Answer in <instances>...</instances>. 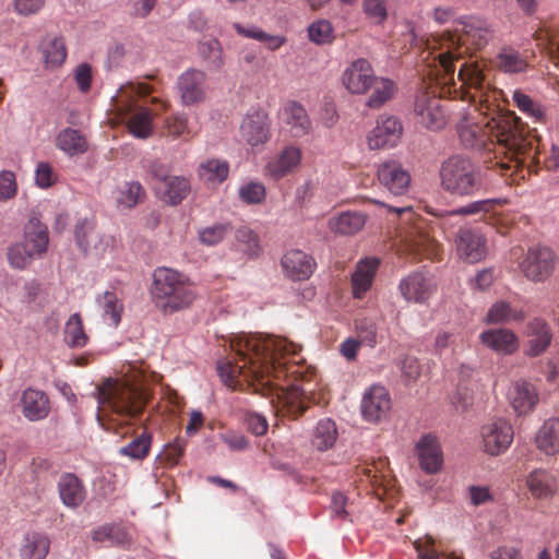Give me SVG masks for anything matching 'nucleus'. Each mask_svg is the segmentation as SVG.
Instances as JSON below:
<instances>
[{
    "mask_svg": "<svg viewBox=\"0 0 559 559\" xmlns=\"http://www.w3.org/2000/svg\"><path fill=\"white\" fill-rule=\"evenodd\" d=\"M282 117L294 138H302L312 130V123L307 110L295 100H290L284 106Z\"/></svg>",
    "mask_w": 559,
    "mask_h": 559,
    "instance_id": "obj_29",
    "label": "nucleus"
},
{
    "mask_svg": "<svg viewBox=\"0 0 559 559\" xmlns=\"http://www.w3.org/2000/svg\"><path fill=\"white\" fill-rule=\"evenodd\" d=\"M190 182L182 176H169L159 187V192L165 202L178 205L190 193Z\"/></svg>",
    "mask_w": 559,
    "mask_h": 559,
    "instance_id": "obj_37",
    "label": "nucleus"
},
{
    "mask_svg": "<svg viewBox=\"0 0 559 559\" xmlns=\"http://www.w3.org/2000/svg\"><path fill=\"white\" fill-rule=\"evenodd\" d=\"M302 150L295 144L284 146L272 156L263 168V175L274 181L297 171L301 164Z\"/></svg>",
    "mask_w": 559,
    "mask_h": 559,
    "instance_id": "obj_14",
    "label": "nucleus"
},
{
    "mask_svg": "<svg viewBox=\"0 0 559 559\" xmlns=\"http://www.w3.org/2000/svg\"><path fill=\"white\" fill-rule=\"evenodd\" d=\"M557 261L558 257L551 248L537 245L528 248L519 261V267L528 281L543 283L552 275Z\"/></svg>",
    "mask_w": 559,
    "mask_h": 559,
    "instance_id": "obj_9",
    "label": "nucleus"
},
{
    "mask_svg": "<svg viewBox=\"0 0 559 559\" xmlns=\"http://www.w3.org/2000/svg\"><path fill=\"white\" fill-rule=\"evenodd\" d=\"M527 331L530 338L524 353L528 357H537L545 353L551 343L550 326L544 319L534 318L527 323Z\"/></svg>",
    "mask_w": 559,
    "mask_h": 559,
    "instance_id": "obj_24",
    "label": "nucleus"
},
{
    "mask_svg": "<svg viewBox=\"0 0 559 559\" xmlns=\"http://www.w3.org/2000/svg\"><path fill=\"white\" fill-rule=\"evenodd\" d=\"M337 437L336 424L330 418H323L318 421L313 430L311 444L318 451H328L335 444Z\"/></svg>",
    "mask_w": 559,
    "mask_h": 559,
    "instance_id": "obj_40",
    "label": "nucleus"
},
{
    "mask_svg": "<svg viewBox=\"0 0 559 559\" xmlns=\"http://www.w3.org/2000/svg\"><path fill=\"white\" fill-rule=\"evenodd\" d=\"M492 37L493 31L485 20L469 17L462 23L461 34L443 32L428 39L426 44L429 49L440 50L435 58L438 60L437 83H454L455 62L469 51L483 49Z\"/></svg>",
    "mask_w": 559,
    "mask_h": 559,
    "instance_id": "obj_3",
    "label": "nucleus"
},
{
    "mask_svg": "<svg viewBox=\"0 0 559 559\" xmlns=\"http://www.w3.org/2000/svg\"><path fill=\"white\" fill-rule=\"evenodd\" d=\"M377 177L380 185L393 195H404L411 188V174L397 160H386L380 164Z\"/></svg>",
    "mask_w": 559,
    "mask_h": 559,
    "instance_id": "obj_16",
    "label": "nucleus"
},
{
    "mask_svg": "<svg viewBox=\"0 0 559 559\" xmlns=\"http://www.w3.org/2000/svg\"><path fill=\"white\" fill-rule=\"evenodd\" d=\"M230 230L231 227L229 224H218L206 227L200 233V240L205 245L214 246L221 242Z\"/></svg>",
    "mask_w": 559,
    "mask_h": 559,
    "instance_id": "obj_62",
    "label": "nucleus"
},
{
    "mask_svg": "<svg viewBox=\"0 0 559 559\" xmlns=\"http://www.w3.org/2000/svg\"><path fill=\"white\" fill-rule=\"evenodd\" d=\"M455 245L460 259L468 263L479 262L487 254L486 238L474 229H460L455 238Z\"/></svg>",
    "mask_w": 559,
    "mask_h": 559,
    "instance_id": "obj_18",
    "label": "nucleus"
},
{
    "mask_svg": "<svg viewBox=\"0 0 559 559\" xmlns=\"http://www.w3.org/2000/svg\"><path fill=\"white\" fill-rule=\"evenodd\" d=\"M386 460L379 459L378 461L364 462L357 466V477L361 484L367 483L371 486H382L386 477Z\"/></svg>",
    "mask_w": 559,
    "mask_h": 559,
    "instance_id": "obj_42",
    "label": "nucleus"
},
{
    "mask_svg": "<svg viewBox=\"0 0 559 559\" xmlns=\"http://www.w3.org/2000/svg\"><path fill=\"white\" fill-rule=\"evenodd\" d=\"M369 91L370 95L366 106L371 109H379L393 98L396 92V84L388 78L376 76Z\"/></svg>",
    "mask_w": 559,
    "mask_h": 559,
    "instance_id": "obj_38",
    "label": "nucleus"
},
{
    "mask_svg": "<svg viewBox=\"0 0 559 559\" xmlns=\"http://www.w3.org/2000/svg\"><path fill=\"white\" fill-rule=\"evenodd\" d=\"M534 37L537 45L548 53L556 66H559V40L548 29L535 32Z\"/></svg>",
    "mask_w": 559,
    "mask_h": 559,
    "instance_id": "obj_59",
    "label": "nucleus"
},
{
    "mask_svg": "<svg viewBox=\"0 0 559 559\" xmlns=\"http://www.w3.org/2000/svg\"><path fill=\"white\" fill-rule=\"evenodd\" d=\"M64 341L73 348H81L87 344L88 336L83 326L82 318L79 313L70 316L64 328Z\"/></svg>",
    "mask_w": 559,
    "mask_h": 559,
    "instance_id": "obj_46",
    "label": "nucleus"
},
{
    "mask_svg": "<svg viewBox=\"0 0 559 559\" xmlns=\"http://www.w3.org/2000/svg\"><path fill=\"white\" fill-rule=\"evenodd\" d=\"M513 100L518 108L528 117L533 118L535 122H542L544 120V110L542 106L534 102L528 95L521 91H515L513 93Z\"/></svg>",
    "mask_w": 559,
    "mask_h": 559,
    "instance_id": "obj_55",
    "label": "nucleus"
},
{
    "mask_svg": "<svg viewBox=\"0 0 559 559\" xmlns=\"http://www.w3.org/2000/svg\"><path fill=\"white\" fill-rule=\"evenodd\" d=\"M366 224V215L360 212H343L329 219V228L338 235H355Z\"/></svg>",
    "mask_w": 559,
    "mask_h": 559,
    "instance_id": "obj_36",
    "label": "nucleus"
},
{
    "mask_svg": "<svg viewBox=\"0 0 559 559\" xmlns=\"http://www.w3.org/2000/svg\"><path fill=\"white\" fill-rule=\"evenodd\" d=\"M525 313L522 310H514L509 302L497 301L488 310L486 321L491 324L507 323L510 321L522 322Z\"/></svg>",
    "mask_w": 559,
    "mask_h": 559,
    "instance_id": "obj_44",
    "label": "nucleus"
},
{
    "mask_svg": "<svg viewBox=\"0 0 559 559\" xmlns=\"http://www.w3.org/2000/svg\"><path fill=\"white\" fill-rule=\"evenodd\" d=\"M391 409L388 390L381 385H372L364 395L361 412L369 421H378Z\"/></svg>",
    "mask_w": 559,
    "mask_h": 559,
    "instance_id": "obj_21",
    "label": "nucleus"
},
{
    "mask_svg": "<svg viewBox=\"0 0 559 559\" xmlns=\"http://www.w3.org/2000/svg\"><path fill=\"white\" fill-rule=\"evenodd\" d=\"M203 59L212 69H219L224 64L223 49L218 40L210 39L200 45Z\"/></svg>",
    "mask_w": 559,
    "mask_h": 559,
    "instance_id": "obj_57",
    "label": "nucleus"
},
{
    "mask_svg": "<svg viewBox=\"0 0 559 559\" xmlns=\"http://www.w3.org/2000/svg\"><path fill=\"white\" fill-rule=\"evenodd\" d=\"M526 486L534 498L543 499L556 492L557 481L549 471L537 468L527 475Z\"/></svg>",
    "mask_w": 559,
    "mask_h": 559,
    "instance_id": "obj_33",
    "label": "nucleus"
},
{
    "mask_svg": "<svg viewBox=\"0 0 559 559\" xmlns=\"http://www.w3.org/2000/svg\"><path fill=\"white\" fill-rule=\"evenodd\" d=\"M238 195L246 204H261L266 198V189L262 182L252 180L239 188Z\"/></svg>",
    "mask_w": 559,
    "mask_h": 559,
    "instance_id": "obj_53",
    "label": "nucleus"
},
{
    "mask_svg": "<svg viewBox=\"0 0 559 559\" xmlns=\"http://www.w3.org/2000/svg\"><path fill=\"white\" fill-rule=\"evenodd\" d=\"M439 179L444 192L460 198H472L484 186L479 167L462 155H452L441 163Z\"/></svg>",
    "mask_w": 559,
    "mask_h": 559,
    "instance_id": "obj_7",
    "label": "nucleus"
},
{
    "mask_svg": "<svg viewBox=\"0 0 559 559\" xmlns=\"http://www.w3.org/2000/svg\"><path fill=\"white\" fill-rule=\"evenodd\" d=\"M48 241L47 227L37 219H31L25 226V240L22 243L35 255H40L47 250Z\"/></svg>",
    "mask_w": 559,
    "mask_h": 559,
    "instance_id": "obj_39",
    "label": "nucleus"
},
{
    "mask_svg": "<svg viewBox=\"0 0 559 559\" xmlns=\"http://www.w3.org/2000/svg\"><path fill=\"white\" fill-rule=\"evenodd\" d=\"M145 198V190L138 181H129L117 190L116 201L122 209H132Z\"/></svg>",
    "mask_w": 559,
    "mask_h": 559,
    "instance_id": "obj_45",
    "label": "nucleus"
},
{
    "mask_svg": "<svg viewBox=\"0 0 559 559\" xmlns=\"http://www.w3.org/2000/svg\"><path fill=\"white\" fill-rule=\"evenodd\" d=\"M58 490L61 501L68 508H78L86 497V490L74 474H63L58 481Z\"/></svg>",
    "mask_w": 559,
    "mask_h": 559,
    "instance_id": "obj_30",
    "label": "nucleus"
},
{
    "mask_svg": "<svg viewBox=\"0 0 559 559\" xmlns=\"http://www.w3.org/2000/svg\"><path fill=\"white\" fill-rule=\"evenodd\" d=\"M74 238L85 253H102L108 246L104 235L97 229L94 218H81L75 224Z\"/></svg>",
    "mask_w": 559,
    "mask_h": 559,
    "instance_id": "obj_20",
    "label": "nucleus"
},
{
    "mask_svg": "<svg viewBox=\"0 0 559 559\" xmlns=\"http://www.w3.org/2000/svg\"><path fill=\"white\" fill-rule=\"evenodd\" d=\"M164 129L168 136L174 140L190 136V129L188 127V118L185 115L176 114L167 117L164 122Z\"/></svg>",
    "mask_w": 559,
    "mask_h": 559,
    "instance_id": "obj_56",
    "label": "nucleus"
},
{
    "mask_svg": "<svg viewBox=\"0 0 559 559\" xmlns=\"http://www.w3.org/2000/svg\"><path fill=\"white\" fill-rule=\"evenodd\" d=\"M150 400V393L142 386L128 382H108L99 391L97 417L108 416L120 425L129 424L139 416Z\"/></svg>",
    "mask_w": 559,
    "mask_h": 559,
    "instance_id": "obj_4",
    "label": "nucleus"
},
{
    "mask_svg": "<svg viewBox=\"0 0 559 559\" xmlns=\"http://www.w3.org/2000/svg\"><path fill=\"white\" fill-rule=\"evenodd\" d=\"M480 437L484 452L491 456H498L510 448L514 431L507 419L497 417L481 426Z\"/></svg>",
    "mask_w": 559,
    "mask_h": 559,
    "instance_id": "obj_10",
    "label": "nucleus"
},
{
    "mask_svg": "<svg viewBox=\"0 0 559 559\" xmlns=\"http://www.w3.org/2000/svg\"><path fill=\"white\" fill-rule=\"evenodd\" d=\"M414 548L418 559H462L454 555H447L436 548V542L431 536H425L414 542Z\"/></svg>",
    "mask_w": 559,
    "mask_h": 559,
    "instance_id": "obj_50",
    "label": "nucleus"
},
{
    "mask_svg": "<svg viewBox=\"0 0 559 559\" xmlns=\"http://www.w3.org/2000/svg\"><path fill=\"white\" fill-rule=\"evenodd\" d=\"M17 185L15 175L12 171L3 170L0 173V200L5 201L15 197Z\"/></svg>",
    "mask_w": 559,
    "mask_h": 559,
    "instance_id": "obj_64",
    "label": "nucleus"
},
{
    "mask_svg": "<svg viewBox=\"0 0 559 559\" xmlns=\"http://www.w3.org/2000/svg\"><path fill=\"white\" fill-rule=\"evenodd\" d=\"M462 86L468 88L474 102L479 103L483 116L478 121L459 126L462 144L468 148H484L502 154L518 165L536 171L540 164L538 138L514 112L493 108L489 97V82L474 61L463 62L457 72Z\"/></svg>",
    "mask_w": 559,
    "mask_h": 559,
    "instance_id": "obj_2",
    "label": "nucleus"
},
{
    "mask_svg": "<svg viewBox=\"0 0 559 559\" xmlns=\"http://www.w3.org/2000/svg\"><path fill=\"white\" fill-rule=\"evenodd\" d=\"M379 263V260L376 258H367L357 264L356 271L352 276V287L355 298H362L366 292L371 287Z\"/></svg>",
    "mask_w": 559,
    "mask_h": 559,
    "instance_id": "obj_32",
    "label": "nucleus"
},
{
    "mask_svg": "<svg viewBox=\"0 0 559 559\" xmlns=\"http://www.w3.org/2000/svg\"><path fill=\"white\" fill-rule=\"evenodd\" d=\"M236 239L242 245V250L250 257L258 255L260 251L259 237L248 226H241L236 230Z\"/></svg>",
    "mask_w": 559,
    "mask_h": 559,
    "instance_id": "obj_60",
    "label": "nucleus"
},
{
    "mask_svg": "<svg viewBox=\"0 0 559 559\" xmlns=\"http://www.w3.org/2000/svg\"><path fill=\"white\" fill-rule=\"evenodd\" d=\"M229 358L217 362V372L229 388L252 389L271 397L277 414L298 418L313 403L305 386L295 383L301 345L285 337L239 335L230 341Z\"/></svg>",
    "mask_w": 559,
    "mask_h": 559,
    "instance_id": "obj_1",
    "label": "nucleus"
},
{
    "mask_svg": "<svg viewBox=\"0 0 559 559\" xmlns=\"http://www.w3.org/2000/svg\"><path fill=\"white\" fill-rule=\"evenodd\" d=\"M57 181V175L51 165L46 162L37 164L35 171V182L38 187L47 189Z\"/></svg>",
    "mask_w": 559,
    "mask_h": 559,
    "instance_id": "obj_63",
    "label": "nucleus"
},
{
    "mask_svg": "<svg viewBox=\"0 0 559 559\" xmlns=\"http://www.w3.org/2000/svg\"><path fill=\"white\" fill-rule=\"evenodd\" d=\"M479 340L484 346L503 355H511L519 347L518 336L509 329H489L483 331L479 335Z\"/></svg>",
    "mask_w": 559,
    "mask_h": 559,
    "instance_id": "obj_27",
    "label": "nucleus"
},
{
    "mask_svg": "<svg viewBox=\"0 0 559 559\" xmlns=\"http://www.w3.org/2000/svg\"><path fill=\"white\" fill-rule=\"evenodd\" d=\"M403 133L401 121L394 116H380L367 135L370 150L392 148L399 144Z\"/></svg>",
    "mask_w": 559,
    "mask_h": 559,
    "instance_id": "obj_13",
    "label": "nucleus"
},
{
    "mask_svg": "<svg viewBox=\"0 0 559 559\" xmlns=\"http://www.w3.org/2000/svg\"><path fill=\"white\" fill-rule=\"evenodd\" d=\"M50 540L47 536L33 533L25 537L21 547L22 559H45L49 552Z\"/></svg>",
    "mask_w": 559,
    "mask_h": 559,
    "instance_id": "obj_43",
    "label": "nucleus"
},
{
    "mask_svg": "<svg viewBox=\"0 0 559 559\" xmlns=\"http://www.w3.org/2000/svg\"><path fill=\"white\" fill-rule=\"evenodd\" d=\"M374 78L371 63L365 58H359L344 70L342 83L350 94L362 95L369 92Z\"/></svg>",
    "mask_w": 559,
    "mask_h": 559,
    "instance_id": "obj_17",
    "label": "nucleus"
},
{
    "mask_svg": "<svg viewBox=\"0 0 559 559\" xmlns=\"http://www.w3.org/2000/svg\"><path fill=\"white\" fill-rule=\"evenodd\" d=\"M228 174L229 165L221 158H209L198 167L199 178L210 183H222L227 179Z\"/></svg>",
    "mask_w": 559,
    "mask_h": 559,
    "instance_id": "obj_41",
    "label": "nucleus"
},
{
    "mask_svg": "<svg viewBox=\"0 0 559 559\" xmlns=\"http://www.w3.org/2000/svg\"><path fill=\"white\" fill-rule=\"evenodd\" d=\"M535 443L539 451L546 455L559 454V418L550 417L539 427Z\"/></svg>",
    "mask_w": 559,
    "mask_h": 559,
    "instance_id": "obj_31",
    "label": "nucleus"
},
{
    "mask_svg": "<svg viewBox=\"0 0 559 559\" xmlns=\"http://www.w3.org/2000/svg\"><path fill=\"white\" fill-rule=\"evenodd\" d=\"M270 119L266 112H249L240 124V136L251 146L265 144L271 138Z\"/></svg>",
    "mask_w": 559,
    "mask_h": 559,
    "instance_id": "obj_19",
    "label": "nucleus"
},
{
    "mask_svg": "<svg viewBox=\"0 0 559 559\" xmlns=\"http://www.w3.org/2000/svg\"><path fill=\"white\" fill-rule=\"evenodd\" d=\"M534 53L530 50H516L512 47H503L495 58V66L504 73H523L530 68Z\"/></svg>",
    "mask_w": 559,
    "mask_h": 559,
    "instance_id": "obj_26",
    "label": "nucleus"
},
{
    "mask_svg": "<svg viewBox=\"0 0 559 559\" xmlns=\"http://www.w3.org/2000/svg\"><path fill=\"white\" fill-rule=\"evenodd\" d=\"M151 93L145 83H129L122 85L112 97V109L120 118H126L128 131L138 139H147L153 133V117L148 108L138 105V97Z\"/></svg>",
    "mask_w": 559,
    "mask_h": 559,
    "instance_id": "obj_6",
    "label": "nucleus"
},
{
    "mask_svg": "<svg viewBox=\"0 0 559 559\" xmlns=\"http://www.w3.org/2000/svg\"><path fill=\"white\" fill-rule=\"evenodd\" d=\"M506 200L501 199H486L471 202L464 206L449 212L450 215H476L479 213H488L495 209L496 205L504 204Z\"/></svg>",
    "mask_w": 559,
    "mask_h": 559,
    "instance_id": "obj_54",
    "label": "nucleus"
},
{
    "mask_svg": "<svg viewBox=\"0 0 559 559\" xmlns=\"http://www.w3.org/2000/svg\"><path fill=\"white\" fill-rule=\"evenodd\" d=\"M35 257V253H33L29 248L23 243L14 245L10 247L8 251V261L10 265L19 270L25 269Z\"/></svg>",
    "mask_w": 559,
    "mask_h": 559,
    "instance_id": "obj_58",
    "label": "nucleus"
},
{
    "mask_svg": "<svg viewBox=\"0 0 559 559\" xmlns=\"http://www.w3.org/2000/svg\"><path fill=\"white\" fill-rule=\"evenodd\" d=\"M510 404L518 415L531 413L538 403V393L535 386L526 381L514 382L508 392Z\"/></svg>",
    "mask_w": 559,
    "mask_h": 559,
    "instance_id": "obj_25",
    "label": "nucleus"
},
{
    "mask_svg": "<svg viewBox=\"0 0 559 559\" xmlns=\"http://www.w3.org/2000/svg\"><path fill=\"white\" fill-rule=\"evenodd\" d=\"M181 103L185 106H197L205 102L207 95V76L197 69L185 71L177 82Z\"/></svg>",
    "mask_w": 559,
    "mask_h": 559,
    "instance_id": "obj_15",
    "label": "nucleus"
},
{
    "mask_svg": "<svg viewBox=\"0 0 559 559\" xmlns=\"http://www.w3.org/2000/svg\"><path fill=\"white\" fill-rule=\"evenodd\" d=\"M151 435L144 432L138 438L133 439L130 443L120 449V454L129 456L134 460H143L148 455L151 449Z\"/></svg>",
    "mask_w": 559,
    "mask_h": 559,
    "instance_id": "obj_52",
    "label": "nucleus"
},
{
    "mask_svg": "<svg viewBox=\"0 0 559 559\" xmlns=\"http://www.w3.org/2000/svg\"><path fill=\"white\" fill-rule=\"evenodd\" d=\"M151 296L156 308L171 314L190 307L197 293L187 275L169 267H157L153 273Z\"/></svg>",
    "mask_w": 559,
    "mask_h": 559,
    "instance_id": "obj_5",
    "label": "nucleus"
},
{
    "mask_svg": "<svg viewBox=\"0 0 559 559\" xmlns=\"http://www.w3.org/2000/svg\"><path fill=\"white\" fill-rule=\"evenodd\" d=\"M357 340L365 346L373 348L377 345V322L373 318L362 317L355 320Z\"/></svg>",
    "mask_w": 559,
    "mask_h": 559,
    "instance_id": "obj_49",
    "label": "nucleus"
},
{
    "mask_svg": "<svg viewBox=\"0 0 559 559\" xmlns=\"http://www.w3.org/2000/svg\"><path fill=\"white\" fill-rule=\"evenodd\" d=\"M316 262L301 250H289L282 258V267L287 276L296 281L307 280L313 272Z\"/></svg>",
    "mask_w": 559,
    "mask_h": 559,
    "instance_id": "obj_28",
    "label": "nucleus"
},
{
    "mask_svg": "<svg viewBox=\"0 0 559 559\" xmlns=\"http://www.w3.org/2000/svg\"><path fill=\"white\" fill-rule=\"evenodd\" d=\"M433 275L424 271L412 272L399 284V290L407 302L425 304L437 290Z\"/></svg>",
    "mask_w": 559,
    "mask_h": 559,
    "instance_id": "obj_11",
    "label": "nucleus"
},
{
    "mask_svg": "<svg viewBox=\"0 0 559 559\" xmlns=\"http://www.w3.org/2000/svg\"><path fill=\"white\" fill-rule=\"evenodd\" d=\"M56 146L68 156L84 154L88 148V143L84 134L75 129L66 128L56 136Z\"/></svg>",
    "mask_w": 559,
    "mask_h": 559,
    "instance_id": "obj_35",
    "label": "nucleus"
},
{
    "mask_svg": "<svg viewBox=\"0 0 559 559\" xmlns=\"http://www.w3.org/2000/svg\"><path fill=\"white\" fill-rule=\"evenodd\" d=\"M362 10L378 25H381L388 17L385 0H362Z\"/></svg>",
    "mask_w": 559,
    "mask_h": 559,
    "instance_id": "obj_61",
    "label": "nucleus"
},
{
    "mask_svg": "<svg viewBox=\"0 0 559 559\" xmlns=\"http://www.w3.org/2000/svg\"><path fill=\"white\" fill-rule=\"evenodd\" d=\"M415 114L418 122L432 130H439L447 123L443 102L436 95V91L421 92L416 96Z\"/></svg>",
    "mask_w": 559,
    "mask_h": 559,
    "instance_id": "obj_12",
    "label": "nucleus"
},
{
    "mask_svg": "<svg viewBox=\"0 0 559 559\" xmlns=\"http://www.w3.org/2000/svg\"><path fill=\"white\" fill-rule=\"evenodd\" d=\"M416 453L420 467L427 474H435L440 471L443 456L437 437L430 433L423 436L416 444Z\"/></svg>",
    "mask_w": 559,
    "mask_h": 559,
    "instance_id": "obj_23",
    "label": "nucleus"
},
{
    "mask_svg": "<svg viewBox=\"0 0 559 559\" xmlns=\"http://www.w3.org/2000/svg\"><path fill=\"white\" fill-rule=\"evenodd\" d=\"M39 51L46 68L60 67L67 58V47L63 37L46 35L40 44Z\"/></svg>",
    "mask_w": 559,
    "mask_h": 559,
    "instance_id": "obj_34",
    "label": "nucleus"
},
{
    "mask_svg": "<svg viewBox=\"0 0 559 559\" xmlns=\"http://www.w3.org/2000/svg\"><path fill=\"white\" fill-rule=\"evenodd\" d=\"M372 202L386 207L390 213H395L404 223H413V226L406 231L404 240L407 248L418 257V259H440V245L424 230V221L419 217H415L412 206L386 205L377 200H372Z\"/></svg>",
    "mask_w": 559,
    "mask_h": 559,
    "instance_id": "obj_8",
    "label": "nucleus"
},
{
    "mask_svg": "<svg viewBox=\"0 0 559 559\" xmlns=\"http://www.w3.org/2000/svg\"><path fill=\"white\" fill-rule=\"evenodd\" d=\"M234 28L241 36L252 38L265 44L270 50H277L286 41L285 37L278 35H270L255 26L246 27L241 24H235Z\"/></svg>",
    "mask_w": 559,
    "mask_h": 559,
    "instance_id": "obj_47",
    "label": "nucleus"
},
{
    "mask_svg": "<svg viewBox=\"0 0 559 559\" xmlns=\"http://www.w3.org/2000/svg\"><path fill=\"white\" fill-rule=\"evenodd\" d=\"M102 308L104 310V320L110 326H118L121 321L123 305L112 292H106L102 298Z\"/></svg>",
    "mask_w": 559,
    "mask_h": 559,
    "instance_id": "obj_48",
    "label": "nucleus"
},
{
    "mask_svg": "<svg viewBox=\"0 0 559 559\" xmlns=\"http://www.w3.org/2000/svg\"><path fill=\"white\" fill-rule=\"evenodd\" d=\"M21 412L31 421L45 419L50 412L48 395L38 389L27 388L20 399Z\"/></svg>",
    "mask_w": 559,
    "mask_h": 559,
    "instance_id": "obj_22",
    "label": "nucleus"
},
{
    "mask_svg": "<svg viewBox=\"0 0 559 559\" xmlns=\"http://www.w3.org/2000/svg\"><path fill=\"white\" fill-rule=\"evenodd\" d=\"M310 41L317 45L330 44L334 39V29L330 21L321 19L312 22L308 27Z\"/></svg>",
    "mask_w": 559,
    "mask_h": 559,
    "instance_id": "obj_51",
    "label": "nucleus"
}]
</instances>
